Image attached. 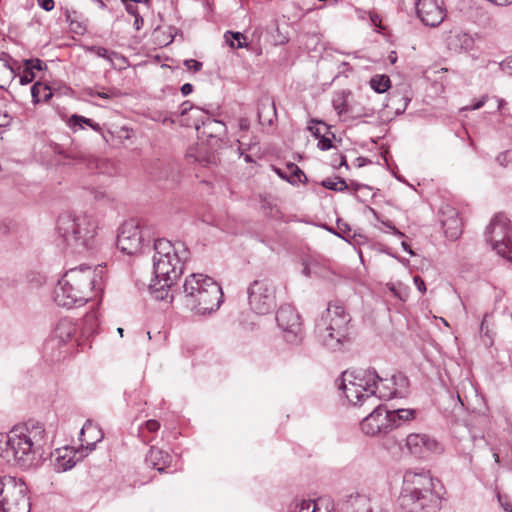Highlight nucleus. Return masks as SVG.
<instances>
[{
  "label": "nucleus",
  "mask_w": 512,
  "mask_h": 512,
  "mask_svg": "<svg viewBox=\"0 0 512 512\" xmlns=\"http://www.w3.org/2000/svg\"><path fill=\"white\" fill-rule=\"evenodd\" d=\"M46 442V431L42 424L28 421L15 425L6 435H0V456L7 462L30 467Z\"/></svg>",
  "instance_id": "obj_1"
},
{
  "label": "nucleus",
  "mask_w": 512,
  "mask_h": 512,
  "mask_svg": "<svg viewBox=\"0 0 512 512\" xmlns=\"http://www.w3.org/2000/svg\"><path fill=\"white\" fill-rule=\"evenodd\" d=\"M154 250L155 280L149 285V289L157 300H164L168 297L169 288L182 275L184 264L189 258V250L183 242L172 243L167 239H157Z\"/></svg>",
  "instance_id": "obj_2"
},
{
  "label": "nucleus",
  "mask_w": 512,
  "mask_h": 512,
  "mask_svg": "<svg viewBox=\"0 0 512 512\" xmlns=\"http://www.w3.org/2000/svg\"><path fill=\"white\" fill-rule=\"evenodd\" d=\"M337 383L339 391L353 406L395 398L396 394L391 378H381L373 368L345 371Z\"/></svg>",
  "instance_id": "obj_3"
},
{
  "label": "nucleus",
  "mask_w": 512,
  "mask_h": 512,
  "mask_svg": "<svg viewBox=\"0 0 512 512\" xmlns=\"http://www.w3.org/2000/svg\"><path fill=\"white\" fill-rule=\"evenodd\" d=\"M102 272V268L87 265L69 269L55 287V303L68 309L83 306L95 291L102 290Z\"/></svg>",
  "instance_id": "obj_4"
},
{
  "label": "nucleus",
  "mask_w": 512,
  "mask_h": 512,
  "mask_svg": "<svg viewBox=\"0 0 512 512\" xmlns=\"http://www.w3.org/2000/svg\"><path fill=\"white\" fill-rule=\"evenodd\" d=\"M436 480L428 471L407 470L398 497L403 512H437L441 508L440 494L435 490Z\"/></svg>",
  "instance_id": "obj_5"
},
{
  "label": "nucleus",
  "mask_w": 512,
  "mask_h": 512,
  "mask_svg": "<svg viewBox=\"0 0 512 512\" xmlns=\"http://www.w3.org/2000/svg\"><path fill=\"white\" fill-rule=\"evenodd\" d=\"M183 302L197 315L211 314L223 303V291L211 277L192 273L185 278L183 284Z\"/></svg>",
  "instance_id": "obj_6"
},
{
  "label": "nucleus",
  "mask_w": 512,
  "mask_h": 512,
  "mask_svg": "<svg viewBox=\"0 0 512 512\" xmlns=\"http://www.w3.org/2000/svg\"><path fill=\"white\" fill-rule=\"evenodd\" d=\"M351 316L344 304L333 301L316 321L315 334L322 346L331 351L340 350L350 340Z\"/></svg>",
  "instance_id": "obj_7"
},
{
  "label": "nucleus",
  "mask_w": 512,
  "mask_h": 512,
  "mask_svg": "<svg viewBox=\"0 0 512 512\" xmlns=\"http://www.w3.org/2000/svg\"><path fill=\"white\" fill-rule=\"evenodd\" d=\"M57 230L68 245L91 249L98 233V221L86 212H64L58 217Z\"/></svg>",
  "instance_id": "obj_8"
},
{
  "label": "nucleus",
  "mask_w": 512,
  "mask_h": 512,
  "mask_svg": "<svg viewBox=\"0 0 512 512\" xmlns=\"http://www.w3.org/2000/svg\"><path fill=\"white\" fill-rule=\"evenodd\" d=\"M0 509L3 512H30L28 487L21 478L0 477Z\"/></svg>",
  "instance_id": "obj_9"
},
{
  "label": "nucleus",
  "mask_w": 512,
  "mask_h": 512,
  "mask_svg": "<svg viewBox=\"0 0 512 512\" xmlns=\"http://www.w3.org/2000/svg\"><path fill=\"white\" fill-rule=\"evenodd\" d=\"M486 235H491L488 241L493 250L512 263V226L510 220L502 213L497 214L486 229Z\"/></svg>",
  "instance_id": "obj_10"
},
{
  "label": "nucleus",
  "mask_w": 512,
  "mask_h": 512,
  "mask_svg": "<svg viewBox=\"0 0 512 512\" xmlns=\"http://www.w3.org/2000/svg\"><path fill=\"white\" fill-rule=\"evenodd\" d=\"M250 308L257 314H267L275 306V289L269 280H255L248 288Z\"/></svg>",
  "instance_id": "obj_11"
},
{
  "label": "nucleus",
  "mask_w": 512,
  "mask_h": 512,
  "mask_svg": "<svg viewBox=\"0 0 512 512\" xmlns=\"http://www.w3.org/2000/svg\"><path fill=\"white\" fill-rule=\"evenodd\" d=\"M276 321L279 328L284 332L287 342H300L302 323L299 313L293 306L289 304L282 305L276 313Z\"/></svg>",
  "instance_id": "obj_12"
},
{
  "label": "nucleus",
  "mask_w": 512,
  "mask_h": 512,
  "mask_svg": "<svg viewBox=\"0 0 512 512\" xmlns=\"http://www.w3.org/2000/svg\"><path fill=\"white\" fill-rule=\"evenodd\" d=\"M117 247L128 255L138 253L142 247V235L134 220L124 222L117 236Z\"/></svg>",
  "instance_id": "obj_13"
},
{
  "label": "nucleus",
  "mask_w": 512,
  "mask_h": 512,
  "mask_svg": "<svg viewBox=\"0 0 512 512\" xmlns=\"http://www.w3.org/2000/svg\"><path fill=\"white\" fill-rule=\"evenodd\" d=\"M361 430L370 436L385 434L391 431L388 410L381 404H378L373 411L367 415L360 423Z\"/></svg>",
  "instance_id": "obj_14"
},
{
  "label": "nucleus",
  "mask_w": 512,
  "mask_h": 512,
  "mask_svg": "<svg viewBox=\"0 0 512 512\" xmlns=\"http://www.w3.org/2000/svg\"><path fill=\"white\" fill-rule=\"evenodd\" d=\"M476 34H471L461 28H453L444 36L447 50L452 54L468 53L473 50Z\"/></svg>",
  "instance_id": "obj_15"
},
{
  "label": "nucleus",
  "mask_w": 512,
  "mask_h": 512,
  "mask_svg": "<svg viewBox=\"0 0 512 512\" xmlns=\"http://www.w3.org/2000/svg\"><path fill=\"white\" fill-rule=\"evenodd\" d=\"M416 11L423 24L431 27L438 26L446 17L442 0H417Z\"/></svg>",
  "instance_id": "obj_16"
},
{
  "label": "nucleus",
  "mask_w": 512,
  "mask_h": 512,
  "mask_svg": "<svg viewBox=\"0 0 512 512\" xmlns=\"http://www.w3.org/2000/svg\"><path fill=\"white\" fill-rule=\"evenodd\" d=\"M194 125L199 135L205 137L209 145L213 147L221 146L227 132V127L224 122L207 118L202 121V126H199L198 123Z\"/></svg>",
  "instance_id": "obj_17"
},
{
  "label": "nucleus",
  "mask_w": 512,
  "mask_h": 512,
  "mask_svg": "<svg viewBox=\"0 0 512 512\" xmlns=\"http://www.w3.org/2000/svg\"><path fill=\"white\" fill-rule=\"evenodd\" d=\"M406 447L411 454L422 457L426 452L434 451L437 442L426 434L413 433L407 436Z\"/></svg>",
  "instance_id": "obj_18"
},
{
  "label": "nucleus",
  "mask_w": 512,
  "mask_h": 512,
  "mask_svg": "<svg viewBox=\"0 0 512 512\" xmlns=\"http://www.w3.org/2000/svg\"><path fill=\"white\" fill-rule=\"evenodd\" d=\"M102 439L103 432L101 428L92 421L87 420L80 431L79 440L81 447L92 451L95 449L96 444Z\"/></svg>",
  "instance_id": "obj_19"
},
{
  "label": "nucleus",
  "mask_w": 512,
  "mask_h": 512,
  "mask_svg": "<svg viewBox=\"0 0 512 512\" xmlns=\"http://www.w3.org/2000/svg\"><path fill=\"white\" fill-rule=\"evenodd\" d=\"M74 325L68 320H61L56 325L53 336L46 342L45 349L53 348L55 345L64 344L72 339L75 333Z\"/></svg>",
  "instance_id": "obj_20"
},
{
  "label": "nucleus",
  "mask_w": 512,
  "mask_h": 512,
  "mask_svg": "<svg viewBox=\"0 0 512 512\" xmlns=\"http://www.w3.org/2000/svg\"><path fill=\"white\" fill-rule=\"evenodd\" d=\"M145 462L149 467L157 469L159 472H163L165 468L169 466L171 456L159 448L151 447L145 458Z\"/></svg>",
  "instance_id": "obj_21"
},
{
  "label": "nucleus",
  "mask_w": 512,
  "mask_h": 512,
  "mask_svg": "<svg viewBox=\"0 0 512 512\" xmlns=\"http://www.w3.org/2000/svg\"><path fill=\"white\" fill-rule=\"evenodd\" d=\"M344 505L346 512H373L370 499L365 495H350Z\"/></svg>",
  "instance_id": "obj_22"
},
{
  "label": "nucleus",
  "mask_w": 512,
  "mask_h": 512,
  "mask_svg": "<svg viewBox=\"0 0 512 512\" xmlns=\"http://www.w3.org/2000/svg\"><path fill=\"white\" fill-rule=\"evenodd\" d=\"M417 411L415 409H395L388 410L389 422L391 430L411 421L415 418Z\"/></svg>",
  "instance_id": "obj_23"
},
{
  "label": "nucleus",
  "mask_w": 512,
  "mask_h": 512,
  "mask_svg": "<svg viewBox=\"0 0 512 512\" xmlns=\"http://www.w3.org/2000/svg\"><path fill=\"white\" fill-rule=\"evenodd\" d=\"M76 465V461L74 457L70 455L67 449L64 450V454H60L58 451V456L55 459L54 470L57 472H65L72 469Z\"/></svg>",
  "instance_id": "obj_24"
},
{
  "label": "nucleus",
  "mask_w": 512,
  "mask_h": 512,
  "mask_svg": "<svg viewBox=\"0 0 512 512\" xmlns=\"http://www.w3.org/2000/svg\"><path fill=\"white\" fill-rule=\"evenodd\" d=\"M64 15L66 22L72 31L81 35L86 32L87 27L83 22L79 20V15L76 11H70L69 9H66Z\"/></svg>",
  "instance_id": "obj_25"
},
{
  "label": "nucleus",
  "mask_w": 512,
  "mask_h": 512,
  "mask_svg": "<svg viewBox=\"0 0 512 512\" xmlns=\"http://www.w3.org/2000/svg\"><path fill=\"white\" fill-rule=\"evenodd\" d=\"M43 94V101H48L52 97V92L50 87L46 84H42L41 82H36L31 87V96L34 104H37L41 100V95Z\"/></svg>",
  "instance_id": "obj_26"
},
{
  "label": "nucleus",
  "mask_w": 512,
  "mask_h": 512,
  "mask_svg": "<svg viewBox=\"0 0 512 512\" xmlns=\"http://www.w3.org/2000/svg\"><path fill=\"white\" fill-rule=\"evenodd\" d=\"M88 51L94 53L98 57L106 59L112 65H114L115 60H122L123 62H125V57L121 56L119 53L115 51H109L108 49L102 46H91L88 48Z\"/></svg>",
  "instance_id": "obj_27"
},
{
  "label": "nucleus",
  "mask_w": 512,
  "mask_h": 512,
  "mask_svg": "<svg viewBox=\"0 0 512 512\" xmlns=\"http://www.w3.org/2000/svg\"><path fill=\"white\" fill-rule=\"evenodd\" d=\"M392 385L394 386V390L396 392V397H404L408 393L409 388V380L408 378L403 374H396L390 377Z\"/></svg>",
  "instance_id": "obj_28"
},
{
  "label": "nucleus",
  "mask_w": 512,
  "mask_h": 512,
  "mask_svg": "<svg viewBox=\"0 0 512 512\" xmlns=\"http://www.w3.org/2000/svg\"><path fill=\"white\" fill-rule=\"evenodd\" d=\"M286 170L289 172L288 183L297 185L298 183H306L307 177L303 170H301L295 163L289 162L286 164Z\"/></svg>",
  "instance_id": "obj_29"
},
{
  "label": "nucleus",
  "mask_w": 512,
  "mask_h": 512,
  "mask_svg": "<svg viewBox=\"0 0 512 512\" xmlns=\"http://www.w3.org/2000/svg\"><path fill=\"white\" fill-rule=\"evenodd\" d=\"M84 124L91 127L94 131H97V132L101 131L100 124L93 122L90 118H86L84 116L77 115V114H73L69 118V125L72 128H75L77 126L79 128H83Z\"/></svg>",
  "instance_id": "obj_30"
},
{
  "label": "nucleus",
  "mask_w": 512,
  "mask_h": 512,
  "mask_svg": "<svg viewBox=\"0 0 512 512\" xmlns=\"http://www.w3.org/2000/svg\"><path fill=\"white\" fill-rule=\"evenodd\" d=\"M224 39L226 44H228L233 49H239L247 46L246 38L240 32L227 31L224 34Z\"/></svg>",
  "instance_id": "obj_31"
},
{
  "label": "nucleus",
  "mask_w": 512,
  "mask_h": 512,
  "mask_svg": "<svg viewBox=\"0 0 512 512\" xmlns=\"http://www.w3.org/2000/svg\"><path fill=\"white\" fill-rule=\"evenodd\" d=\"M370 87L377 93H384L390 88V78L387 75H375L369 81Z\"/></svg>",
  "instance_id": "obj_32"
},
{
  "label": "nucleus",
  "mask_w": 512,
  "mask_h": 512,
  "mask_svg": "<svg viewBox=\"0 0 512 512\" xmlns=\"http://www.w3.org/2000/svg\"><path fill=\"white\" fill-rule=\"evenodd\" d=\"M321 186L337 192L345 191L348 188L346 181L341 177L324 179L321 182Z\"/></svg>",
  "instance_id": "obj_33"
},
{
  "label": "nucleus",
  "mask_w": 512,
  "mask_h": 512,
  "mask_svg": "<svg viewBox=\"0 0 512 512\" xmlns=\"http://www.w3.org/2000/svg\"><path fill=\"white\" fill-rule=\"evenodd\" d=\"M349 94V91H342L333 98V108L337 111L338 115H342L347 112V96Z\"/></svg>",
  "instance_id": "obj_34"
},
{
  "label": "nucleus",
  "mask_w": 512,
  "mask_h": 512,
  "mask_svg": "<svg viewBox=\"0 0 512 512\" xmlns=\"http://www.w3.org/2000/svg\"><path fill=\"white\" fill-rule=\"evenodd\" d=\"M453 224H455V226L453 227H448V221H442V225L445 229V233L447 235V237L451 238V239H457L460 234H461V225H460V222L458 219H455L452 221Z\"/></svg>",
  "instance_id": "obj_35"
},
{
  "label": "nucleus",
  "mask_w": 512,
  "mask_h": 512,
  "mask_svg": "<svg viewBox=\"0 0 512 512\" xmlns=\"http://www.w3.org/2000/svg\"><path fill=\"white\" fill-rule=\"evenodd\" d=\"M389 290L393 293L394 296L399 298L402 301H406L408 298V289L406 287H403L402 284H398L396 286L395 284L389 285Z\"/></svg>",
  "instance_id": "obj_36"
},
{
  "label": "nucleus",
  "mask_w": 512,
  "mask_h": 512,
  "mask_svg": "<svg viewBox=\"0 0 512 512\" xmlns=\"http://www.w3.org/2000/svg\"><path fill=\"white\" fill-rule=\"evenodd\" d=\"M368 17L371 27H373L376 32L380 33L385 30V27L382 25V19L377 13L369 11Z\"/></svg>",
  "instance_id": "obj_37"
},
{
  "label": "nucleus",
  "mask_w": 512,
  "mask_h": 512,
  "mask_svg": "<svg viewBox=\"0 0 512 512\" xmlns=\"http://www.w3.org/2000/svg\"><path fill=\"white\" fill-rule=\"evenodd\" d=\"M217 160L218 158L214 153H210L206 156L198 155L195 157V161L199 162L203 166L215 165Z\"/></svg>",
  "instance_id": "obj_38"
},
{
  "label": "nucleus",
  "mask_w": 512,
  "mask_h": 512,
  "mask_svg": "<svg viewBox=\"0 0 512 512\" xmlns=\"http://www.w3.org/2000/svg\"><path fill=\"white\" fill-rule=\"evenodd\" d=\"M24 65L25 67L27 68H30V71H33V69H36V70H43V69H46V64L40 60V59H25L24 60Z\"/></svg>",
  "instance_id": "obj_39"
},
{
  "label": "nucleus",
  "mask_w": 512,
  "mask_h": 512,
  "mask_svg": "<svg viewBox=\"0 0 512 512\" xmlns=\"http://www.w3.org/2000/svg\"><path fill=\"white\" fill-rule=\"evenodd\" d=\"M35 78V74L33 71H30V68L25 67L23 74L19 77V83L22 86H25L31 83Z\"/></svg>",
  "instance_id": "obj_40"
},
{
  "label": "nucleus",
  "mask_w": 512,
  "mask_h": 512,
  "mask_svg": "<svg viewBox=\"0 0 512 512\" xmlns=\"http://www.w3.org/2000/svg\"><path fill=\"white\" fill-rule=\"evenodd\" d=\"M189 111L199 112L200 110L198 108L194 107L189 101H185L179 106L177 116H184Z\"/></svg>",
  "instance_id": "obj_41"
},
{
  "label": "nucleus",
  "mask_w": 512,
  "mask_h": 512,
  "mask_svg": "<svg viewBox=\"0 0 512 512\" xmlns=\"http://www.w3.org/2000/svg\"><path fill=\"white\" fill-rule=\"evenodd\" d=\"M318 144L317 147L322 151H327L332 148V140L325 135H322L320 138H318Z\"/></svg>",
  "instance_id": "obj_42"
},
{
  "label": "nucleus",
  "mask_w": 512,
  "mask_h": 512,
  "mask_svg": "<svg viewBox=\"0 0 512 512\" xmlns=\"http://www.w3.org/2000/svg\"><path fill=\"white\" fill-rule=\"evenodd\" d=\"M184 65L187 69L192 70L194 72H198L201 70L203 64L195 59H187L184 61Z\"/></svg>",
  "instance_id": "obj_43"
},
{
  "label": "nucleus",
  "mask_w": 512,
  "mask_h": 512,
  "mask_svg": "<svg viewBox=\"0 0 512 512\" xmlns=\"http://www.w3.org/2000/svg\"><path fill=\"white\" fill-rule=\"evenodd\" d=\"M313 124H311L308 129L309 131L311 132V134L316 137V138H320L323 134L319 128V125H323L325 126V124L322 122V121H313L312 122Z\"/></svg>",
  "instance_id": "obj_44"
},
{
  "label": "nucleus",
  "mask_w": 512,
  "mask_h": 512,
  "mask_svg": "<svg viewBox=\"0 0 512 512\" xmlns=\"http://www.w3.org/2000/svg\"><path fill=\"white\" fill-rule=\"evenodd\" d=\"M90 193L93 196V198L97 201L104 200V199L108 198L106 191L102 188H94L93 187L90 189Z\"/></svg>",
  "instance_id": "obj_45"
},
{
  "label": "nucleus",
  "mask_w": 512,
  "mask_h": 512,
  "mask_svg": "<svg viewBox=\"0 0 512 512\" xmlns=\"http://www.w3.org/2000/svg\"><path fill=\"white\" fill-rule=\"evenodd\" d=\"M381 223L387 228L385 232H390L397 237H404V233L397 229L390 221H381Z\"/></svg>",
  "instance_id": "obj_46"
},
{
  "label": "nucleus",
  "mask_w": 512,
  "mask_h": 512,
  "mask_svg": "<svg viewBox=\"0 0 512 512\" xmlns=\"http://www.w3.org/2000/svg\"><path fill=\"white\" fill-rule=\"evenodd\" d=\"M496 162L502 166V167H506L508 165V163L511 162V159L509 158V152L508 151H505V152H502L500 153L497 157H496Z\"/></svg>",
  "instance_id": "obj_47"
},
{
  "label": "nucleus",
  "mask_w": 512,
  "mask_h": 512,
  "mask_svg": "<svg viewBox=\"0 0 512 512\" xmlns=\"http://www.w3.org/2000/svg\"><path fill=\"white\" fill-rule=\"evenodd\" d=\"M120 95V92L116 89H110L108 92H99L97 93V97H100L102 99L108 100L115 97H118Z\"/></svg>",
  "instance_id": "obj_48"
},
{
  "label": "nucleus",
  "mask_w": 512,
  "mask_h": 512,
  "mask_svg": "<svg viewBox=\"0 0 512 512\" xmlns=\"http://www.w3.org/2000/svg\"><path fill=\"white\" fill-rule=\"evenodd\" d=\"M84 322L85 324H91V331H93V326L98 324L97 314L95 312L87 313Z\"/></svg>",
  "instance_id": "obj_49"
},
{
  "label": "nucleus",
  "mask_w": 512,
  "mask_h": 512,
  "mask_svg": "<svg viewBox=\"0 0 512 512\" xmlns=\"http://www.w3.org/2000/svg\"><path fill=\"white\" fill-rule=\"evenodd\" d=\"M38 5L45 11L49 12L54 9V0H37Z\"/></svg>",
  "instance_id": "obj_50"
},
{
  "label": "nucleus",
  "mask_w": 512,
  "mask_h": 512,
  "mask_svg": "<svg viewBox=\"0 0 512 512\" xmlns=\"http://www.w3.org/2000/svg\"><path fill=\"white\" fill-rule=\"evenodd\" d=\"M413 282L416 285V287H417V289H418V291L420 293L423 294V293L426 292L425 282H424V280L420 276H418V275L414 276L413 277Z\"/></svg>",
  "instance_id": "obj_51"
},
{
  "label": "nucleus",
  "mask_w": 512,
  "mask_h": 512,
  "mask_svg": "<svg viewBox=\"0 0 512 512\" xmlns=\"http://www.w3.org/2000/svg\"><path fill=\"white\" fill-rule=\"evenodd\" d=\"M145 427L149 432H156L160 428V423L157 420L151 419L145 422Z\"/></svg>",
  "instance_id": "obj_52"
},
{
  "label": "nucleus",
  "mask_w": 512,
  "mask_h": 512,
  "mask_svg": "<svg viewBox=\"0 0 512 512\" xmlns=\"http://www.w3.org/2000/svg\"><path fill=\"white\" fill-rule=\"evenodd\" d=\"M501 67L507 74L512 75V55L501 63Z\"/></svg>",
  "instance_id": "obj_53"
},
{
  "label": "nucleus",
  "mask_w": 512,
  "mask_h": 512,
  "mask_svg": "<svg viewBox=\"0 0 512 512\" xmlns=\"http://www.w3.org/2000/svg\"><path fill=\"white\" fill-rule=\"evenodd\" d=\"M272 170L283 180L287 181L289 180V172L288 170H283L281 168H278L276 166H272Z\"/></svg>",
  "instance_id": "obj_54"
},
{
  "label": "nucleus",
  "mask_w": 512,
  "mask_h": 512,
  "mask_svg": "<svg viewBox=\"0 0 512 512\" xmlns=\"http://www.w3.org/2000/svg\"><path fill=\"white\" fill-rule=\"evenodd\" d=\"M125 7H126L127 13L132 16H136V15L140 14L135 3L132 4V3L126 2Z\"/></svg>",
  "instance_id": "obj_55"
},
{
  "label": "nucleus",
  "mask_w": 512,
  "mask_h": 512,
  "mask_svg": "<svg viewBox=\"0 0 512 512\" xmlns=\"http://www.w3.org/2000/svg\"><path fill=\"white\" fill-rule=\"evenodd\" d=\"M193 91V85L190 84V83H185L184 85H182L181 87V93L184 95V96H187L189 95L190 93H192Z\"/></svg>",
  "instance_id": "obj_56"
},
{
  "label": "nucleus",
  "mask_w": 512,
  "mask_h": 512,
  "mask_svg": "<svg viewBox=\"0 0 512 512\" xmlns=\"http://www.w3.org/2000/svg\"><path fill=\"white\" fill-rule=\"evenodd\" d=\"M355 13L357 17L361 20H365L369 16V11H365L361 8H356Z\"/></svg>",
  "instance_id": "obj_57"
},
{
  "label": "nucleus",
  "mask_w": 512,
  "mask_h": 512,
  "mask_svg": "<svg viewBox=\"0 0 512 512\" xmlns=\"http://www.w3.org/2000/svg\"><path fill=\"white\" fill-rule=\"evenodd\" d=\"M337 228L342 234H346L350 231V227L346 223H342L341 221H337Z\"/></svg>",
  "instance_id": "obj_58"
},
{
  "label": "nucleus",
  "mask_w": 512,
  "mask_h": 512,
  "mask_svg": "<svg viewBox=\"0 0 512 512\" xmlns=\"http://www.w3.org/2000/svg\"><path fill=\"white\" fill-rule=\"evenodd\" d=\"M484 104H485V97H483L481 100H479L478 102H476V103H475V104H473L472 106H470V107H466L465 109H466V110H478V109H480Z\"/></svg>",
  "instance_id": "obj_59"
},
{
  "label": "nucleus",
  "mask_w": 512,
  "mask_h": 512,
  "mask_svg": "<svg viewBox=\"0 0 512 512\" xmlns=\"http://www.w3.org/2000/svg\"><path fill=\"white\" fill-rule=\"evenodd\" d=\"M143 25V18L140 14L134 16V27L136 30H139Z\"/></svg>",
  "instance_id": "obj_60"
},
{
  "label": "nucleus",
  "mask_w": 512,
  "mask_h": 512,
  "mask_svg": "<svg viewBox=\"0 0 512 512\" xmlns=\"http://www.w3.org/2000/svg\"><path fill=\"white\" fill-rule=\"evenodd\" d=\"M491 3H494L499 6H505L512 3V0H488Z\"/></svg>",
  "instance_id": "obj_61"
},
{
  "label": "nucleus",
  "mask_w": 512,
  "mask_h": 512,
  "mask_svg": "<svg viewBox=\"0 0 512 512\" xmlns=\"http://www.w3.org/2000/svg\"><path fill=\"white\" fill-rule=\"evenodd\" d=\"M97 91H95L93 88H86L85 94L90 97H97Z\"/></svg>",
  "instance_id": "obj_62"
},
{
  "label": "nucleus",
  "mask_w": 512,
  "mask_h": 512,
  "mask_svg": "<svg viewBox=\"0 0 512 512\" xmlns=\"http://www.w3.org/2000/svg\"><path fill=\"white\" fill-rule=\"evenodd\" d=\"M401 246H402V248H403L406 252H408L410 255H414V252L412 251V249L410 248V246L407 244V242L403 241V242L401 243Z\"/></svg>",
  "instance_id": "obj_63"
},
{
  "label": "nucleus",
  "mask_w": 512,
  "mask_h": 512,
  "mask_svg": "<svg viewBox=\"0 0 512 512\" xmlns=\"http://www.w3.org/2000/svg\"><path fill=\"white\" fill-rule=\"evenodd\" d=\"M157 120H160L163 124H166V123L173 124L175 122V120L172 117H167V116L164 117L163 119H160V117H159V118H157Z\"/></svg>",
  "instance_id": "obj_64"
}]
</instances>
